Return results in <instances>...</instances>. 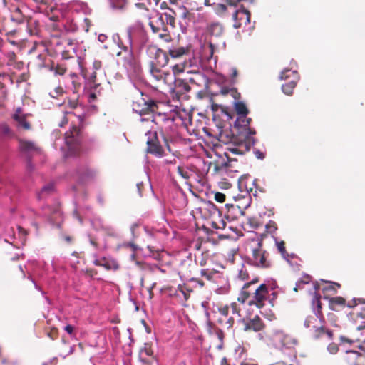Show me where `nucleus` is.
Masks as SVG:
<instances>
[{
	"instance_id": "16",
	"label": "nucleus",
	"mask_w": 365,
	"mask_h": 365,
	"mask_svg": "<svg viewBox=\"0 0 365 365\" xmlns=\"http://www.w3.org/2000/svg\"><path fill=\"white\" fill-rule=\"evenodd\" d=\"M233 20L235 21L234 26L240 28L242 24H247L250 23V14L246 9L237 10L233 14Z\"/></svg>"
},
{
	"instance_id": "37",
	"label": "nucleus",
	"mask_w": 365,
	"mask_h": 365,
	"mask_svg": "<svg viewBox=\"0 0 365 365\" xmlns=\"http://www.w3.org/2000/svg\"><path fill=\"white\" fill-rule=\"evenodd\" d=\"M230 312H232V314L233 315H237V317H240V309L237 307V304L236 302L232 303L230 306Z\"/></svg>"
},
{
	"instance_id": "62",
	"label": "nucleus",
	"mask_w": 365,
	"mask_h": 365,
	"mask_svg": "<svg viewBox=\"0 0 365 365\" xmlns=\"http://www.w3.org/2000/svg\"><path fill=\"white\" fill-rule=\"evenodd\" d=\"M143 185V183L142 182H138L136 186H137V189L138 190V192H139V195L141 196V191H140V189H141V187Z\"/></svg>"
},
{
	"instance_id": "34",
	"label": "nucleus",
	"mask_w": 365,
	"mask_h": 365,
	"mask_svg": "<svg viewBox=\"0 0 365 365\" xmlns=\"http://www.w3.org/2000/svg\"><path fill=\"white\" fill-rule=\"evenodd\" d=\"M104 267L108 269H113L117 270L119 269V264L115 260H112L110 262H107Z\"/></svg>"
},
{
	"instance_id": "33",
	"label": "nucleus",
	"mask_w": 365,
	"mask_h": 365,
	"mask_svg": "<svg viewBox=\"0 0 365 365\" xmlns=\"http://www.w3.org/2000/svg\"><path fill=\"white\" fill-rule=\"evenodd\" d=\"M223 280L225 281V284L216 289V292L219 294H226L229 292L230 289V285L228 284L227 280H225L224 279Z\"/></svg>"
},
{
	"instance_id": "32",
	"label": "nucleus",
	"mask_w": 365,
	"mask_h": 365,
	"mask_svg": "<svg viewBox=\"0 0 365 365\" xmlns=\"http://www.w3.org/2000/svg\"><path fill=\"white\" fill-rule=\"evenodd\" d=\"M253 284L254 282H252V283L245 284L244 285L243 290L242 291V295L243 296L238 298V300L240 301L242 303H244L245 302L246 298L250 294L249 292H247L245 289L250 287Z\"/></svg>"
},
{
	"instance_id": "18",
	"label": "nucleus",
	"mask_w": 365,
	"mask_h": 365,
	"mask_svg": "<svg viewBox=\"0 0 365 365\" xmlns=\"http://www.w3.org/2000/svg\"><path fill=\"white\" fill-rule=\"evenodd\" d=\"M346 360L350 365H364L365 356L355 351H346Z\"/></svg>"
},
{
	"instance_id": "8",
	"label": "nucleus",
	"mask_w": 365,
	"mask_h": 365,
	"mask_svg": "<svg viewBox=\"0 0 365 365\" xmlns=\"http://www.w3.org/2000/svg\"><path fill=\"white\" fill-rule=\"evenodd\" d=\"M128 38L130 46H141L146 43L148 36L141 22L136 21L128 28Z\"/></svg>"
},
{
	"instance_id": "15",
	"label": "nucleus",
	"mask_w": 365,
	"mask_h": 365,
	"mask_svg": "<svg viewBox=\"0 0 365 365\" xmlns=\"http://www.w3.org/2000/svg\"><path fill=\"white\" fill-rule=\"evenodd\" d=\"M79 128L77 126H73L69 132L65 133V142L68 149L76 148L79 143Z\"/></svg>"
},
{
	"instance_id": "39",
	"label": "nucleus",
	"mask_w": 365,
	"mask_h": 365,
	"mask_svg": "<svg viewBox=\"0 0 365 365\" xmlns=\"http://www.w3.org/2000/svg\"><path fill=\"white\" fill-rule=\"evenodd\" d=\"M63 93V88L61 87H57L54 91L50 92V96L53 98H56L59 95Z\"/></svg>"
},
{
	"instance_id": "9",
	"label": "nucleus",
	"mask_w": 365,
	"mask_h": 365,
	"mask_svg": "<svg viewBox=\"0 0 365 365\" xmlns=\"http://www.w3.org/2000/svg\"><path fill=\"white\" fill-rule=\"evenodd\" d=\"M159 52L160 48L155 45H150L147 48V53L150 58L149 62L150 73L157 81L160 79Z\"/></svg>"
},
{
	"instance_id": "48",
	"label": "nucleus",
	"mask_w": 365,
	"mask_h": 365,
	"mask_svg": "<svg viewBox=\"0 0 365 365\" xmlns=\"http://www.w3.org/2000/svg\"><path fill=\"white\" fill-rule=\"evenodd\" d=\"M64 330L70 335L73 332L74 327L71 324H67L64 327Z\"/></svg>"
},
{
	"instance_id": "4",
	"label": "nucleus",
	"mask_w": 365,
	"mask_h": 365,
	"mask_svg": "<svg viewBox=\"0 0 365 365\" xmlns=\"http://www.w3.org/2000/svg\"><path fill=\"white\" fill-rule=\"evenodd\" d=\"M78 46L73 41L69 39L63 40L60 43L57 44L56 52L61 53V56L64 59L73 58L76 56L77 60H74L77 63L78 68L81 71V75L85 79H88L91 81H95L96 72L93 71L89 73L87 71L83 68V58L78 56L76 53V49Z\"/></svg>"
},
{
	"instance_id": "50",
	"label": "nucleus",
	"mask_w": 365,
	"mask_h": 365,
	"mask_svg": "<svg viewBox=\"0 0 365 365\" xmlns=\"http://www.w3.org/2000/svg\"><path fill=\"white\" fill-rule=\"evenodd\" d=\"M102 63L100 61L95 60L93 63V67L94 70H98L101 68Z\"/></svg>"
},
{
	"instance_id": "12",
	"label": "nucleus",
	"mask_w": 365,
	"mask_h": 365,
	"mask_svg": "<svg viewBox=\"0 0 365 365\" xmlns=\"http://www.w3.org/2000/svg\"><path fill=\"white\" fill-rule=\"evenodd\" d=\"M239 188H240V194H239L237 197L241 198V200H242V202L240 205H237L227 204L226 206L227 207L230 206L233 209H238L240 210V212L242 214L243 212H242V208L246 209L248 207H250L252 200H251L250 194L249 191L247 190V189L242 190V182L240 183Z\"/></svg>"
},
{
	"instance_id": "22",
	"label": "nucleus",
	"mask_w": 365,
	"mask_h": 365,
	"mask_svg": "<svg viewBox=\"0 0 365 365\" xmlns=\"http://www.w3.org/2000/svg\"><path fill=\"white\" fill-rule=\"evenodd\" d=\"M68 7L70 9L76 12L83 11L86 13L88 9L86 4L77 0L70 1L68 3Z\"/></svg>"
},
{
	"instance_id": "41",
	"label": "nucleus",
	"mask_w": 365,
	"mask_h": 365,
	"mask_svg": "<svg viewBox=\"0 0 365 365\" xmlns=\"http://www.w3.org/2000/svg\"><path fill=\"white\" fill-rule=\"evenodd\" d=\"M66 73V68L61 65L57 66L55 70V73L58 75H63Z\"/></svg>"
},
{
	"instance_id": "35",
	"label": "nucleus",
	"mask_w": 365,
	"mask_h": 365,
	"mask_svg": "<svg viewBox=\"0 0 365 365\" xmlns=\"http://www.w3.org/2000/svg\"><path fill=\"white\" fill-rule=\"evenodd\" d=\"M74 116V114L72 112H68L66 113V115H64L63 117L62 120L59 123L60 127H63L65 125H66L69 120L71 119Z\"/></svg>"
},
{
	"instance_id": "59",
	"label": "nucleus",
	"mask_w": 365,
	"mask_h": 365,
	"mask_svg": "<svg viewBox=\"0 0 365 365\" xmlns=\"http://www.w3.org/2000/svg\"><path fill=\"white\" fill-rule=\"evenodd\" d=\"M307 283H308V282H307V281H300V282H297V284H296V287H294V290L295 292H297L298 288H299V287H300V284H307Z\"/></svg>"
},
{
	"instance_id": "56",
	"label": "nucleus",
	"mask_w": 365,
	"mask_h": 365,
	"mask_svg": "<svg viewBox=\"0 0 365 365\" xmlns=\"http://www.w3.org/2000/svg\"><path fill=\"white\" fill-rule=\"evenodd\" d=\"M190 280L192 282H195L197 283L200 285V287H202L205 284L202 280H200L197 278H192Z\"/></svg>"
},
{
	"instance_id": "55",
	"label": "nucleus",
	"mask_w": 365,
	"mask_h": 365,
	"mask_svg": "<svg viewBox=\"0 0 365 365\" xmlns=\"http://www.w3.org/2000/svg\"><path fill=\"white\" fill-rule=\"evenodd\" d=\"M19 235L23 237L26 235V231L20 226H18Z\"/></svg>"
},
{
	"instance_id": "60",
	"label": "nucleus",
	"mask_w": 365,
	"mask_h": 365,
	"mask_svg": "<svg viewBox=\"0 0 365 365\" xmlns=\"http://www.w3.org/2000/svg\"><path fill=\"white\" fill-rule=\"evenodd\" d=\"M192 66V65L190 61H189V62L185 61L183 63V70H186L187 68H190Z\"/></svg>"
},
{
	"instance_id": "20",
	"label": "nucleus",
	"mask_w": 365,
	"mask_h": 365,
	"mask_svg": "<svg viewBox=\"0 0 365 365\" xmlns=\"http://www.w3.org/2000/svg\"><path fill=\"white\" fill-rule=\"evenodd\" d=\"M169 53L170 56L173 58H177L182 56L186 53V50L184 47H170L166 46L164 50L161 49V53L163 52L164 55L166 56V52Z\"/></svg>"
},
{
	"instance_id": "14",
	"label": "nucleus",
	"mask_w": 365,
	"mask_h": 365,
	"mask_svg": "<svg viewBox=\"0 0 365 365\" xmlns=\"http://www.w3.org/2000/svg\"><path fill=\"white\" fill-rule=\"evenodd\" d=\"M254 301H250L249 304L254 302L258 307L264 305V302L267 299L268 295V288L266 284H262L255 289Z\"/></svg>"
},
{
	"instance_id": "36",
	"label": "nucleus",
	"mask_w": 365,
	"mask_h": 365,
	"mask_svg": "<svg viewBox=\"0 0 365 365\" xmlns=\"http://www.w3.org/2000/svg\"><path fill=\"white\" fill-rule=\"evenodd\" d=\"M219 312L221 314L220 317H228L230 314V308L229 306H225L219 309Z\"/></svg>"
},
{
	"instance_id": "26",
	"label": "nucleus",
	"mask_w": 365,
	"mask_h": 365,
	"mask_svg": "<svg viewBox=\"0 0 365 365\" xmlns=\"http://www.w3.org/2000/svg\"><path fill=\"white\" fill-rule=\"evenodd\" d=\"M218 322L224 329H230L234 324L235 319L232 316L229 315L226 317H220Z\"/></svg>"
},
{
	"instance_id": "11",
	"label": "nucleus",
	"mask_w": 365,
	"mask_h": 365,
	"mask_svg": "<svg viewBox=\"0 0 365 365\" xmlns=\"http://www.w3.org/2000/svg\"><path fill=\"white\" fill-rule=\"evenodd\" d=\"M145 135L147 139V152L160 156V146L158 145V133L156 130H148Z\"/></svg>"
},
{
	"instance_id": "10",
	"label": "nucleus",
	"mask_w": 365,
	"mask_h": 365,
	"mask_svg": "<svg viewBox=\"0 0 365 365\" xmlns=\"http://www.w3.org/2000/svg\"><path fill=\"white\" fill-rule=\"evenodd\" d=\"M289 78H291V80L288 83L282 85V90L284 94L290 96L293 93V90L299 79V76L296 71L284 69L281 73L280 79L288 80Z\"/></svg>"
},
{
	"instance_id": "57",
	"label": "nucleus",
	"mask_w": 365,
	"mask_h": 365,
	"mask_svg": "<svg viewBox=\"0 0 365 365\" xmlns=\"http://www.w3.org/2000/svg\"><path fill=\"white\" fill-rule=\"evenodd\" d=\"M98 39L100 42L103 43L107 40V36L101 34L98 36Z\"/></svg>"
},
{
	"instance_id": "54",
	"label": "nucleus",
	"mask_w": 365,
	"mask_h": 365,
	"mask_svg": "<svg viewBox=\"0 0 365 365\" xmlns=\"http://www.w3.org/2000/svg\"><path fill=\"white\" fill-rule=\"evenodd\" d=\"M29 279L31 280V282L34 284L36 289L41 292L42 295H45V292L41 289V288L39 286L37 285V284L35 282V281L33 279H31V277H29Z\"/></svg>"
},
{
	"instance_id": "1",
	"label": "nucleus",
	"mask_w": 365,
	"mask_h": 365,
	"mask_svg": "<svg viewBox=\"0 0 365 365\" xmlns=\"http://www.w3.org/2000/svg\"><path fill=\"white\" fill-rule=\"evenodd\" d=\"M175 77L173 73H165L163 86L161 84V133L163 135L164 145H161V158L165 163H175L171 143L178 137L179 129L187 126L190 121L188 113L180 108L179 97L175 92Z\"/></svg>"
},
{
	"instance_id": "64",
	"label": "nucleus",
	"mask_w": 365,
	"mask_h": 365,
	"mask_svg": "<svg viewBox=\"0 0 365 365\" xmlns=\"http://www.w3.org/2000/svg\"><path fill=\"white\" fill-rule=\"evenodd\" d=\"M358 316L361 317V318H365V308H364V312L359 313Z\"/></svg>"
},
{
	"instance_id": "42",
	"label": "nucleus",
	"mask_w": 365,
	"mask_h": 365,
	"mask_svg": "<svg viewBox=\"0 0 365 365\" xmlns=\"http://www.w3.org/2000/svg\"><path fill=\"white\" fill-rule=\"evenodd\" d=\"M335 287H337L339 288L340 287V284L335 282H330V284L327 287H324L323 290H334V292H336Z\"/></svg>"
},
{
	"instance_id": "13",
	"label": "nucleus",
	"mask_w": 365,
	"mask_h": 365,
	"mask_svg": "<svg viewBox=\"0 0 365 365\" xmlns=\"http://www.w3.org/2000/svg\"><path fill=\"white\" fill-rule=\"evenodd\" d=\"M175 11L168 7V2L163 1L161 2V22L163 24L165 22L173 28L175 20Z\"/></svg>"
},
{
	"instance_id": "7",
	"label": "nucleus",
	"mask_w": 365,
	"mask_h": 365,
	"mask_svg": "<svg viewBox=\"0 0 365 365\" xmlns=\"http://www.w3.org/2000/svg\"><path fill=\"white\" fill-rule=\"evenodd\" d=\"M157 108L158 105L153 101H150L149 102L143 101V105L138 102H134L133 105V111L141 116L140 120L142 122L150 120L155 124H157L155 121L156 115H160V113H157L156 115L154 114L155 109Z\"/></svg>"
},
{
	"instance_id": "27",
	"label": "nucleus",
	"mask_w": 365,
	"mask_h": 365,
	"mask_svg": "<svg viewBox=\"0 0 365 365\" xmlns=\"http://www.w3.org/2000/svg\"><path fill=\"white\" fill-rule=\"evenodd\" d=\"M209 31L212 36H219L223 33V27L219 23H212L209 26Z\"/></svg>"
},
{
	"instance_id": "24",
	"label": "nucleus",
	"mask_w": 365,
	"mask_h": 365,
	"mask_svg": "<svg viewBox=\"0 0 365 365\" xmlns=\"http://www.w3.org/2000/svg\"><path fill=\"white\" fill-rule=\"evenodd\" d=\"M19 148H20L21 150L27 152V153H30V152L36 151V150L37 151L39 150L36 147V145H35V143L34 142L28 141V140H21L19 142Z\"/></svg>"
},
{
	"instance_id": "53",
	"label": "nucleus",
	"mask_w": 365,
	"mask_h": 365,
	"mask_svg": "<svg viewBox=\"0 0 365 365\" xmlns=\"http://www.w3.org/2000/svg\"><path fill=\"white\" fill-rule=\"evenodd\" d=\"M208 50H209V56H207V58H212L214 52V46L212 43H210L208 46Z\"/></svg>"
},
{
	"instance_id": "29",
	"label": "nucleus",
	"mask_w": 365,
	"mask_h": 365,
	"mask_svg": "<svg viewBox=\"0 0 365 365\" xmlns=\"http://www.w3.org/2000/svg\"><path fill=\"white\" fill-rule=\"evenodd\" d=\"M276 245H277L279 252L281 253L283 258L288 261L289 260V259H288L289 255L287 254V252L286 251L285 246H284V241H280V242L277 241Z\"/></svg>"
},
{
	"instance_id": "40",
	"label": "nucleus",
	"mask_w": 365,
	"mask_h": 365,
	"mask_svg": "<svg viewBox=\"0 0 365 365\" xmlns=\"http://www.w3.org/2000/svg\"><path fill=\"white\" fill-rule=\"evenodd\" d=\"M215 200L218 202H224L225 201V195L221 192L215 194Z\"/></svg>"
},
{
	"instance_id": "17",
	"label": "nucleus",
	"mask_w": 365,
	"mask_h": 365,
	"mask_svg": "<svg viewBox=\"0 0 365 365\" xmlns=\"http://www.w3.org/2000/svg\"><path fill=\"white\" fill-rule=\"evenodd\" d=\"M27 115L23 113L21 108L19 107L16 108L15 113L13 114V119L16 122L17 127L24 130H29L31 125L26 120Z\"/></svg>"
},
{
	"instance_id": "23",
	"label": "nucleus",
	"mask_w": 365,
	"mask_h": 365,
	"mask_svg": "<svg viewBox=\"0 0 365 365\" xmlns=\"http://www.w3.org/2000/svg\"><path fill=\"white\" fill-rule=\"evenodd\" d=\"M329 303L331 309L337 311L338 307H344L345 299L341 297H332L329 299Z\"/></svg>"
},
{
	"instance_id": "3",
	"label": "nucleus",
	"mask_w": 365,
	"mask_h": 365,
	"mask_svg": "<svg viewBox=\"0 0 365 365\" xmlns=\"http://www.w3.org/2000/svg\"><path fill=\"white\" fill-rule=\"evenodd\" d=\"M269 341L275 348L282 351L289 350L288 354L290 361H294L296 356L294 351V347L297 345V340L281 329H274L267 334Z\"/></svg>"
},
{
	"instance_id": "31",
	"label": "nucleus",
	"mask_w": 365,
	"mask_h": 365,
	"mask_svg": "<svg viewBox=\"0 0 365 365\" xmlns=\"http://www.w3.org/2000/svg\"><path fill=\"white\" fill-rule=\"evenodd\" d=\"M110 6L114 9H122L125 5L124 0H108Z\"/></svg>"
},
{
	"instance_id": "45",
	"label": "nucleus",
	"mask_w": 365,
	"mask_h": 365,
	"mask_svg": "<svg viewBox=\"0 0 365 365\" xmlns=\"http://www.w3.org/2000/svg\"><path fill=\"white\" fill-rule=\"evenodd\" d=\"M160 0H148V4L149 6L153 9L155 10L157 13H158V11L154 8L155 6H156L158 4Z\"/></svg>"
},
{
	"instance_id": "6",
	"label": "nucleus",
	"mask_w": 365,
	"mask_h": 365,
	"mask_svg": "<svg viewBox=\"0 0 365 365\" xmlns=\"http://www.w3.org/2000/svg\"><path fill=\"white\" fill-rule=\"evenodd\" d=\"M249 263L256 267L268 269L272 266V261L269 252L262 248V242H258L252 248V254L248 258Z\"/></svg>"
},
{
	"instance_id": "44",
	"label": "nucleus",
	"mask_w": 365,
	"mask_h": 365,
	"mask_svg": "<svg viewBox=\"0 0 365 365\" xmlns=\"http://www.w3.org/2000/svg\"><path fill=\"white\" fill-rule=\"evenodd\" d=\"M1 130L2 133L5 135H8L10 133V128L6 124H2L1 125Z\"/></svg>"
},
{
	"instance_id": "5",
	"label": "nucleus",
	"mask_w": 365,
	"mask_h": 365,
	"mask_svg": "<svg viewBox=\"0 0 365 365\" xmlns=\"http://www.w3.org/2000/svg\"><path fill=\"white\" fill-rule=\"evenodd\" d=\"M314 314L315 315L308 316L306 318L304 323V327L313 331V335L315 338L332 339L333 333L329 329L322 324L318 326V322L322 324L323 320L322 312L318 310Z\"/></svg>"
},
{
	"instance_id": "28",
	"label": "nucleus",
	"mask_w": 365,
	"mask_h": 365,
	"mask_svg": "<svg viewBox=\"0 0 365 365\" xmlns=\"http://www.w3.org/2000/svg\"><path fill=\"white\" fill-rule=\"evenodd\" d=\"M235 109L239 115H247L248 110L245 106V104L242 102H237L235 103Z\"/></svg>"
},
{
	"instance_id": "51",
	"label": "nucleus",
	"mask_w": 365,
	"mask_h": 365,
	"mask_svg": "<svg viewBox=\"0 0 365 365\" xmlns=\"http://www.w3.org/2000/svg\"><path fill=\"white\" fill-rule=\"evenodd\" d=\"M170 272V275H171V281H176L178 277V275L179 274L174 269H171V271Z\"/></svg>"
},
{
	"instance_id": "38",
	"label": "nucleus",
	"mask_w": 365,
	"mask_h": 365,
	"mask_svg": "<svg viewBox=\"0 0 365 365\" xmlns=\"http://www.w3.org/2000/svg\"><path fill=\"white\" fill-rule=\"evenodd\" d=\"M328 351L331 354H335L337 353L339 348L336 344L331 343L327 346Z\"/></svg>"
},
{
	"instance_id": "63",
	"label": "nucleus",
	"mask_w": 365,
	"mask_h": 365,
	"mask_svg": "<svg viewBox=\"0 0 365 365\" xmlns=\"http://www.w3.org/2000/svg\"><path fill=\"white\" fill-rule=\"evenodd\" d=\"M220 365H230L226 357H223L222 359L220 361Z\"/></svg>"
},
{
	"instance_id": "52",
	"label": "nucleus",
	"mask_w": 365,
	"mask_h": 365,
	"mask_svg": "<svg viewBox=\"0 0 365 365\" xmlns=\"http://www.w3.org/2000/svg\"><path fill=\"white\" fill-rule=\"evenodd\" d=\"M255 155L258 159L262 160L264 158V154L259 150L255 151Z\"/></svg>"
},
{
	"instance_id": "49",
	"label": "nucleus",
	"mask_w": 365,
	"mask_h": 365,
	"mask_svg": "<svg viewBox=\"0 0 365 365\" xmlns=\"http://www.w3.org/2000/svg\"><path fill=\"white\" fill-rule=\"evenodd\" d=\"M160 36H161V45L163 44V42L168 43L170 41V37L169 36L166 35L165 34L161 33Z\"/></svg>"
},
{
	"instance_id": "47",
	"label": "nucleus",
	"mask_w": 365,
	"mask_h": 365,
	"mask_svg": "<svg viewBox=\"0 0 365 365\" xmlns=\"http://www.w3.org/2000/svg\"><path fill=\"white\" fill-rule=\"evenodd\" d=\"M287 358H289V356H287ZM292 362V361H289V359H287V360H286V361H279V362H277V363H274V364H272L270 365H292L291 364Z\"/></svg>"
},
{
	"instance_id": "58",
	"label": "nucleus",
	"mask_w": 365,
	"mask_h": 365,
	"mask_svg": "<svg viewBox=\"0 0 365 365\" xmlns=\"http://www.w3.org/2000/svg\"><path fill=\"white\" fill-rule=\"evenodd\" d=\"M94 175H95V172L90 169H87L86 173H85V175L86 177H93Z\"/></svg>"
},
{
	"instance_id": "43",
	"label": "nucleus",
	"mask_w": 365,
	"mask_h": 365,
	"mask_svg": "<svg viewBox=\"0 0 365 365\" xmlns=\"http://www.w3.org/2000/svg\"><path fill=\"white\" fill-rule=\"evenodd\" d=\"M230 80L234 82L235 79L237 76V71L235 68H231L230 69Z\"/></svg>"
},
{
	"instance_id": "61",
	"label": "nucleus",
	"mask_w": 365,
	"mask_h": 365,
	"mask_svg": "<svg viewBox=\"0 0 365 365\" xmlns=\"http://www.w3.org/2000/svg\"><path fill=\"white\" fill-rule=\"evenodd\" d=\"M246 276H247V274L245 272H244L242 270H241L239 273V277L242 279H246Z\"/></svg>"
},
{
	"instance_id": "19",
	"label": "nucleus",
	"mask_w": 365,
	"mask_h": 365,
	"mask_svg": "<svg viewBox=\"0 0 365 365\" xmlns=\"http://www.w3.org/2000/svg\"><path fill=\"white\" fill-rule=\"evenodd\" d=\"M264 328V323L262 320L258 317L255 316L252 319L249 321L245 327V331L252 330L254 331H259Z\"/></svg>"
},
{
	"instance_id": "46",
	"label": "nucleus",
	"mask_w": 365,
	"mask_h": 365,
	"mask_svg": "<svg viewBox=\"0 0 365 365\" xmlns=\"http://www.w3.org/2000/svg\"><path fill=\"white\" fill-rule=\"evenodd\" d=\"M149 26H150L152 31L155 34L159 31V28L158 26H155L154 21L150 20L149 22Z\"/></svg>"
},
{
	"instance_id": "25",
	"label": "nucleus",
	"mask_w": 365,
	"mask_h": 365,
	"mask_svg": "<svg viewBox=\"0 0 365 365\" xmlns=\"http://www.w3.org/2000/svg\"><path fill=\"white\" fill-rule=\"evenodd\" d=\"M54 185L53 183H48L43 186L39 193H38V198L39 200L46 198L48 195L54 192Z\"/></svg>"
},
{
	"instance_id": "2",
	"label": "nucleus",
	"mask_w": 365,
	"mask_h": 365,
	"mask_svg": "<svg viewBox=\"0 0 365 365\" xmlns=\"http://www.w3.org/2000/svg\"><path fill=\"white\" fill-rule=\"evenodd\" d=\"M251 118L247 115H239L235 122V126L238 128L240 138H229L224 133L220 134L219 140L227 145L225 155L228 160H231L230 154L242 155L255 145V140L252 137L255 130L250 127Z\"/></svg>"
},
{
	"instance_id": "30",
	"label": "nucleus",
	"mask_w": 365,
	"mask_h": 365,
	"mask_svg": "<svg viewBox=\"0 0 365 365\" xmlns=\"http://www.w3.org/2000/svg\"><path fill=\"white\" fill-rule=\"evenodd\" d=\"M312 307L314 313L317 312L318 310L321 311L320 296L316 292L312 299Z\"/></svg>"
},
{
	"instance_id": "21",
	"label": "nucleus",
	"mask_w": 365,
	"mask_h": 365,
	"mask_svg": "<svg viewBox=\"0 0 365 365\" xmlns=\"http://www.w3.org/2000/svg\"><path fill=\"white\" fill-rule=\"evenodd\" d=\"M200 274L209 281H215L222 277V274L220 272L210 269H201Z\"/></svg>"
}]
</instances>
